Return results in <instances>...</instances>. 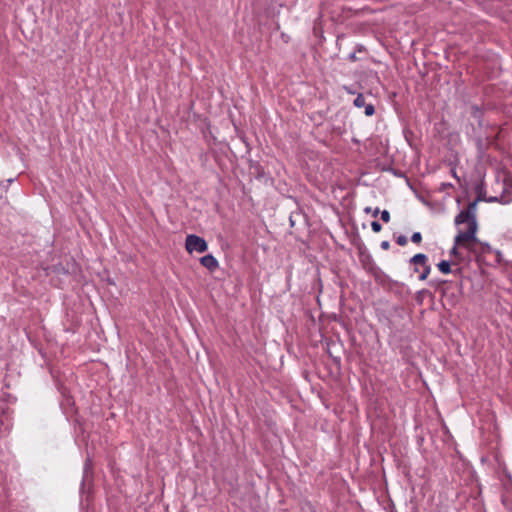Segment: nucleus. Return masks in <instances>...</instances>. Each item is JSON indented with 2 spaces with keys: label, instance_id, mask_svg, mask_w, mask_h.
Wrapping results in <instances>:
<instances>
[{
  "label": "nucleus",
  "instance_id": "12",
  "mask_svg": "<svg viewBox=\"0 0 512 512\" xmlns=\"http://www.w3.org/2000/svg\"><path fill=\"white\" fill-rule=\"evenodd\" d=\"M381 219H382V221H384L386 223L389 222L390 221V213L387 210L382 211Z\"/></svg>",
  "mask_w": 512,
  "mask_h": 512
},
{
  "label": "nucleus",
  "instance_id": "2",
  "mask_svg": "<svg viewBox=\"0 0 512 512\" xmlns=\"http://www.w3.org/2000/svg\"><path fill=\"white\" fill-rule=\"evenodd\" d=\"M185 249L189 254L193 252L204 253L208 249V244L204 238L189 234L185 239Z\"/></svg>",
  "mask_w": 512,
  "mask_h": 512
},
{
  "label": "nucleus",
  "instance_id": "6",
  "mask_svg": "<svg viewBox=\"0 0 512 512\" xmlns=\"http://www.w3.org/2000/svg\"><path fill=\"white\" fill-rule=\"evenodd\" d=\"M427 261H428L427 256L422 253L415 254L410 260L411 263H413L415 265H421V266L426 265Z\"/></svg>",
  "mask_w": 512,
  "mask_h": 512
},
{
  "label": "nucleus",
  "instance_id": "14",
  "mask_svg": "<svg viewBox=\"0 0 512 512\" xmlns=\"http://www.w3.org/2000/svg\"><path fill=\"white\" fill-rule=\"evenodd\" d=\"M379 214V208H376L374 211H373V217H377Z\"/></svg>",
  "mask_w": 512,
  "mask_h": 512
},
{
  "label": "nucleus",
  "instance_id": "10",
  "mask_svg": "<svg viewBox=\"0 0 512 512\" xmlns=\"http://www.w3.org/2000/svg\"><path fill=\"white\" fill-rule=\"evenodd\" d=\"M371 228L375 233H379L382 230V225L377 221H373L371 223Z\"/></svg>",
  "mask_w": 512,
  "mask_h": 512
},
{
  "label": "nucleus",
  "instance_id": "15",
  "mask_svg": "<svg viewBox=\"0 0 512 512\" xmlns=\"http://www.w3.org/2000/svg\"><path fill=\"white\" fill-rule=\"evenodd\" d=\"M382 247H383L384 249H387V248L389 247V243H388V242H386V241L382 242Z\"/></svg>",
  "mask_w": 512,
  "mask_h": 512
},
{
  "label": "nucleus",
  "instance_id": "11",
  "mask_svg": "<svg viewBox=\"0 0 512 512\" xmlns=\"http://www.w3.org/2000/svg\"><path fill=\"white\" fill-rule=\"evenodd\" d=\"M407 238L404 236V235H400L397 237L396 239V243L400 246H405L407 245Z\"/></svg>",
  "mask_w": 512,
  "mask_h": 512
},
{
  "label": "nucleus",
  "instance_id": "5",
  "mask_svg": "<svg viewBox=\"0 0 512 512\" xmlns=\"http://www.w3.org/2000/svg\"><path fill=\"white\" fill-rule=\"evenodd\" d=\"M504 183H505L506 189L501 197H502L504 203H509L512 201V179L508 178L505 180Z\"/></svg>",
  "mask_w": 512,
  "mask_h": 512
},
{
  "label": "nucleus",
  "instance_id": "17",
  "mask_svg": "<svg viewBox=\"0 0 512 512\" xmlns=\"http://www.w3.org/2000/svg\"><path fill=\"white\" fill-rule=\"evenodd\" d=\"M370 210H371V208H370V207H366V208H365V212H366V213H370Z\"/></svg>",
  "mask_w": 512,
  "mask_h": 512
},
{
  "label": "nucleus",
  "instance_id": "13",
  "mask_svg": "<svg viewBox=\"0 0 512 512\" xmlns=\"http://www.w3.org/2000/svg\"><path fill=\"white\" fill-rule=\"evenodd\" d=\"M450 188H453V185L451 183H442L440 190L445 191Z\"/></svg>",
  "mask_w": 512,
  "mask_h": 512
},
{
  "label": "nucleus",
  "instance_id": "16",
  "mask_svg": "<svg viewBox=\"0 0 512 512\" xmlns=\"http://www.w3.org/2000/svg\"><path fill=\"white\" fill-rule=\"evenodd\" d=\"M453 177L457 178L456 171L454 169L451 170Z\"/></svg>",
  "mask_w": 512,
  "mask_h": 512
},
{
  "label": "nucleus",
  "instance_id": "8",
  "mask_svg": "<svg viewBox=\"0 0 512 512\" xmlns=\"http://www.w3.org/2000/svg\"><path fill=\"white\" fill-rule=\"evenodd\" d=\"M430 271H431L430 265H428V264L424 265L423 266V271L419 275V279L422 280V281L427 279L428 275L430 274Z\"/></svg>",
  "mask_w": 512,
  "mask_h": 512
},
{
  "label": "nucleus",
  "instance_id": "4",
  "mask_svg": "<svg viewBox=\"0 0 512 512\" xmlns=\"http://www.w3.org/2000/svg\"><path fill=\"white\" fill-rule=\"evenodd\" d=\"M200 263L210 272H214L219 267L218 260L211 254L201 257Z\"/></svg>",
  "mask_w": 512,
  "mask_h": 512
},
{
  "label": "nucleus",
  "instance_id": "3",
  "mask_svg": "<svg viewBox=\"0 0 512 512\" xmlns=\"http://www.w3.org/2000/svg\"><path fill=\"white\" fill-rule=\"evenodd\" d=\"M354 105L358 108H365V115L372 116L375 113L373 104H366V99L363 94H358L354 100Z\"/></svg>",
  "mask_w": 512,
  "mask_h": 512
},
{
  "label": "nucleus",
  "instance_id": "1",
  "mask_svg": "<svg viewBox=\"0 0 512 512\" xmlns=\"http://www.w3.org/2000/svg\"><path fill=\"white\" fill-rule=\"evenodd\" d=\"M476 212L477 201H473L455 217L454 222L459 229L454 238V246L450 251V255L459 260H462L459 249L463 248L472 251L478 242L476 236L478 231Z\"/></svg>",
  "mask_w": 512,
  "mask_h": 512
},
{
  "label": "nucleus",
  "instance_id": "9",
  "mask_svg": "<svg viewBox=\"0 0 512 512\" xmlns=\"http://www.w3.org/2000/svg\"><path fill=\"white\" fill-rule=\"evenodd\" d=\"M411 241L416 244H420L422 241V235L420 232H414L411 237Z\"/></svg>",
  "mask_w": 512,
  "mask_h": 512
},
{
  "label": "nucleus",
  "instance_id": "7",
  "mask_svg": "<svg viewBox=\"0 0 512 512\" xmlns=\"http://www.w3.org/2000/svg\"><path fill=\"white\" fill-rule=\"evenodd\" d=\"M439 271L443 274H449L451 272V265L448 261L443 260L437 264Z\"/></svg>",
  "mask_w": 512,
  "mask_h": 512
}]
</instances>
